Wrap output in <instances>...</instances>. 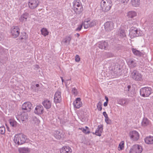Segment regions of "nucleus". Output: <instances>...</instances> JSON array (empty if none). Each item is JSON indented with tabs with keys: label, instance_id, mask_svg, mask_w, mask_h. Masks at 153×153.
Wrapping results in <instances>:
<instances>
[{
	"label": "nucleus",
	"instance_id": "f03ea898",
	"mask_svg": "<svg viewBox=\"0 0 153 153\" xmlns=\"http://www.w3.org/2000/svg\"><path fill=\"white\" fill-rule=\"evenodd\" d=\"M112 4L111 0H102L101 2V7L104 12H107L110 10Z\"/></svg>",
	"mask_w": 153,
	"mask_h": 153
},
{
	"label": "nucleus",
	"instance_id": "5fc2aeb1",
	"mask_svg": "<svg viewBox=\"0 0 153 153\" xmlns=\"http://www.w3.org/2000/svg\"><path fill=\"white\" fill-rule=\"evenodd\" d=\"M75 36L77 37H79V34L78 33H77L75 34Z\"/></svg>",
	"mask_w": 153,
	"mask_h": 153
},
{
	"label": "nucleus",
	"instance_id": "4c0bfd02",
	"mask_svg": "<svg viewBox=\"0 0 153 153\" xmlns=\"http://www.w3.org/2000/svg\"><path fill=\"white\" fill-rule=\"evenodd\" d=\"M89 24L90 22L89 21H85L83 24L84 28L87 29L90 26V25H89Z\"/></svg>",
	"mask_w": 153,
	"mask_h": 153
},
{
	"label": "nucleus",
	"instance_id": "0eeeda50",
	"mask_svg": "<svg viewBox=\"0 0 153 153\" xmlns=\"http://www.w3.org/2000/svg\"><path fill=\"white\" fill-rule=\"evenodd\" d=\"M142 151V146L138 144H135L130 148L129 153H141Z\"/></svg>",
	"mask_w": 153,
	"mask_h": 153
},
{
	"label": "nucleus",
	"instance_id": "f3484780",
	"mask_svg": "<svg viewBox=\"0 0 153 153\" xmlns=\"http://www.w3.org/2000/svg\"><path fill=\"white\" fill-rule=\"evenodd\" d=\"M60 153H71L72 150L69 146H63L60 150Z\"/></svg>",
	"mask_w": 153,
	"mask_h": 153
},
{
	"label": "nucleus",
	"instance_id": "423d86ee",
	"mask_svg": "<svg viewBox=\"0 0 153 153\" xmlns=\"http://www.w3.org/2000/svg\"><path fill=\"white\" fill-rule=\"evenodd\" d=\"M82 6L80 1L79 0H75L73 3V8L74 11L76 13H78L82 11Z\"/></svg>",
	"mask_w": 153,
	"mask_h": 153
},
{
	"label": "nucleus",
	"instance_id": "aec40b11",
	"mask_svg": "<svg viewBox=\"0 0 153 153\" xmlns=\"http://www.w3.org/2000/svg\"><path fill=\"white\" fill-rule=\"evenodd\" d=\"M71 35L66 36L62 40V43L66 45H69L71 40Z\"/></svg>",
	"mask_w": 153,
	"mask_h": 153
},
{
	"label": "nucleus",
	"instance_id": "3c124183",
	"mask_svg": "<svg viewBox=\"0 0 153 153\" xmlns=\"http://www.w3.org/2000/svg\"><path fill=\"white\" fill-rule=\"evenodd\" d=\"M103 115L104 116L105 118L108 117L107 114L105 111L103 112Z\"/></svg>",
	"mask_w": 153,
	"mask_h": 153
},
{
	"label": "nucleus",
	"instance_id": "a878e982",
	"mask_svg": "<svg viewBox=\"0 0 153 153\" xmlns=\"http://www.w3.org/2000/svg\"><path fill=\"white\" fill-rule=\"evenodd\" d=\"M128 64L131 68H133L136 66V63L135 61L129 60L127 62Z\"/></svg>",
	"mask_w": 153,
	"mask_h": 153
},
{
	"label": "nucleus",
	"instance_id": "2eb2a0df",
	"mask_svg": "<svg viewBox=\"0 0 153 153\" xmlns=\"http://www.w3.org/2000/svg\"><path fill=\"white\" fill-rule=\"evenodd\" d=\"M129 102V100L127 98L119 99L117 100L118 103L122 106L127 105Z\"/></svg>",
	"mask_w": 153,
	"mask_h": 153
},
{
	"label": "nucleus",
	"instance_id": "09e8293b",
	"mask_svg": "<svg viewBox=\"0 0 153 153\" xmlns=\"http://www.w3.org/2000/svg\"><path fill=\"white\" fill-rule=\"evenodd\" d=\"M125 90L128 92H130L131 91V86L130 85H128L127 87L125 88Z\"/></svg>",
	"mask_w": 153,
	"mask_h": 153
},
{
	"label": "nucleus",
	"instance_id": "473e14b6",
	"mask_svg": "<svg viewBox=\"0 0 153 153\" xmlns=\"http://www.w3.org/2000/svg\"><path fill=\"white\" fill-rule=\"evenodd\" d=\"M32 121L36 125H39L40 123V121L36 117H33L32 118Z\"/></svg>",
	"mask_w": 153,
	"mask_h": 153
},
{
	"label": "nucleus",
	"instance_id": "bf43d9fd",
	"mask_svg": "<svg viewBox=\"0 0 153 153\" xmlns=\"http://www.w3.org/2000/svg\"><path fill=\"white\" fill-rule=\"evenodd\" d=\"M36 66L37 68H39V66L38 65H36Z\"/></svg>",
	"mask_w": 153,
	"mask_h": 153
},
{
	"label": "nucleus",
	"instance_id": "58836bf2",
	"mask_svg": "<svg viewBox=\"0 0 153 153\" xmlns=\"http://www.w3.org/2000/svg\"><path fill=\"white\" fill-rule=\"evenodd\" d=\"M29 105L28 102H25L22 105V108L23 110H27V107L28 108V106Z\"/></svg>",
	"mask_w": 153,
	"mask_h": 153
},
{
	"label": "nucleus",
	"instance_id": "37998d69",
	"mask_svg": "<svg viewBox=\"0 0 153 153\" xmlns=\"http://www.w3.org/2000/svg\"><path fill=\"white\" fill-rule=\"evenodd\" d=\"M102 104L100 102H99L98 103L97 105V108L98 110L100 111L102 109Z\"/></svg>",
	"mask_w": 153,
	"mask_h": 153
},
{
	"label": "nucleus",
	"instance_id": "13d9d810",
	"mask_svg": "<svg viewBox=\"0 0 153 153\" xmlns=\"http://www.w3.org/2000/svg\"><path fill=\"white\" fill-rule=\"evenodd\" d=\"M61 80H62V83H63V82H64V79H63V78L62 77H61Z\"/></svg>",
	"mask_w": 153,
	"mask_h": 153
},
{
	"label": "nucleus",
	"instance_id": "72a5a7b5",
	"mask_svg": "<svg viewBox=\"0 0 153 153\" xmlns=\"http://www.w3.org/2000/svg\"><path fill=\"white\" fill-rule=\"evenodd\" d=\"M22 120L23 121H25L26 120H27L28 117V113L27 112H24L22 114Z\"/></svg>",
	"mask_w": 153,
	"mask_h": 153
},
{
	"label": "nucleus",
	"instance_id": "864d4df0",
	"mask_svg": "<svg viewBox=\"0 0 153 153\" xmlns=\"http://www.w3.org/2000/svg\"><path fill=\"white\" fill-rule=\"evenodd\" d=\"M3 38V36L1 33H0V41Z\"/></svg>",
	"mask_w": 153,
	"mask_h": 153
},
{
	"label": "nucleus",
	"instance_id": "f704fd0d",
	"mask_svg": "<svg viewBox=\"0 0 153 153\" xmlns=\"http://www.w3.org/2000/svg\"><path fill=\"white\" fill-rule=\"evenodd\" d=\"M124 142L123 141H121L119 143L118 147V150L121 151L123 150L124 148Z\"/></svg>",
	"mask_w": 153,
	"mask_h": 153
},
{
	"label": "nucleus",
	"instance_id": "a18cd8bd",
	"mask_svg": "<svg viewBox=\"0 0 153 153\" xmlns=\"http://www.w3.org/2000/svg\"><path fill=\"white\" fill-rule=\"evenodd\" d=\"M82 27V24L79 25L78 27L76 29V30L79 31L81 30Z\"/></svg>",
	"mask_w": 153,
	"mask_h": 153
},
{
	"label": "nucleus",
	"instance_id": "dca6fc26",
	"mask_svg": "<svg viewBox=\"0 0 153 153\" xmlns=\"http://www.w3.org/2000/svg\"><path fill=\"white\" fill-rule=\"evenodd\" d=\"M43 107L41 105H39L37 106L35 108L34 110V112L37 114H42L43 113Z\"/></svg>",
	"mask_w": 153,
	"mask_h": 153
},
{
	"label": "nucleus",
	"instance_id": "2f4dec72",
	"mask_svg": "<svg viewBox=\"0 0 153 153\" xmlns=\"http://www.w3.org/2000/svg\"><path fill=\"white\" fill-rule=\"evenodd\" d=\"M149 124V120L146 118H143L142 122V125L143 126H147Z\"/></svg>",
	"mask_w": 153,
	"mask_h": 153
},
{
	"label": "nucleus",
	"instance_id": "9d476101",
	"mask_svg": "<svg viewBox=\"0 0 153 153\" xmlns=\"http://www.w3.org/2000/svg\"><path fill=\"white\" fill-rule=\"evenodd\" d=\"M11 34L13 38H17L20 33L19 29L17 26H13L11 28Z\"/></svg>",
	"mask_w": 153,
	"mask_h": 153
},
{
	"label": "nucleus",
	"instance_id": "7c9ffc66",
	"mask_svg": "<svg viewBox=\"0 0 153 153\" xmlns=\"http://www.w3.org/2000/svg\"><path fill=\"white\" fill-rule=\"evenodd\" d=\"M41 31L42 34L44 36H46L48 35L49 32L47 29L46 28H42L41 29Z\"/></svg>",
	"mask_w": 153,
	"mask_h": 153
},
{
	"label": "nucleus",
	"instance_id": "4468645a",
	"mask_svg": "<svg viewBox=\"0 0 153 153\" xmlns=\"http://www.w3.org/2000/svg\"><path fill=\"white\" fill-rule=\"evenodd\" d=\"M74 107L77 109L79 108L82 105V103L81 101V99L80 98H77L76 99L75 101L73 102Z\"/></svg>",
	"mask_w": 153,
	"mask_h": 153
},
{
	"label": "nucleus",
	"instance_id": "f8f14e48",
	"mask_svg": "<svg viewBox=\"0 0 153 153\" xmlns=\"http://www.w3.org/2000/svg\"><path fill=\"white\" fill-rule=\"evenodd\" d=\"M61 92L59 91H56L54 94V101L55 103L60 102L61 101Z\"/></svg>",
	"mask_w": 153,
	"mask_h": 153
},
{
	"label": "nucleus",
	"instance_id": "9b49d317",
	"mask_svg": "<svg viewBox=\"0 0 153 153\" xmlns=\"http://www.w3.org/2000/svg\"><path fill=\"white\" fill-rule=\"evenodd\" d=\"M104 28L105 30L108 32H109L114 28V24L111 22H107L104 24Z\"/></svg>",
	"mask_w": 153,
	"mask_h": 153
},
{
	"label": "nucleus",
	"instance_id": "412c9836",
	"mask_svg": "<svg viewBox=\"0 0 153 153\" xmlns=\"http://www.w3.org/2000/svg\"><path fill=\"white\" fill-rule=\"evenodd\" d=\"M103 125H100L98 126V128L95 131V134L99 136H101V133L103 131Z\"/></svg>",
	"mask_w": 153,
	"mask_h": 153
},
{
	"label": "nucleus",
	"instance_id": "603ef678",
	"mask_svg": "<svg viewBox=\"0 0 153 153\" xmlns=\"http://www.w3.org/2000/svg\"><path fill=\"white\" fill-rule=\"evenodd\" d=\"M108 102H105L103 104L104 106L105 107L106 106L108 105Z\"/></svg>",
	"mask_w": 153,
	"mask_h": 153
},
{
	"label": "nucleus",
	"instance_id": "6e6552de",
	"mask_svg": "<svg viewBox=\"0 0 153 153\" xmlns=\"http://www.w3.org/2000/svg\"><path fill=\"white\" fill-rule=\"evenodd\" d=\"M129 136L132 140L136 141L139 139L140 134L136 131H132L129 132Z\"/></svg>",
	"mask_w": 153,
	"mask_h": 153
},
{
	"label": "nucleus",
	"instance_id": "c03bdc74",
	"mask_svg": "<svg viewBox=\"0 0 153 153\" xmlns=\"http://www.w3.org/2000/svg\"><path fill=\"white\" fill-rule=\"evenodd\" d=\"M90 24L89 25H90V27H92L96 25V22L94 21H89Z\"/></svg>",
	"mask_w": 153,
	"mask_h": 153
},
{
	"label": "nucleus",
	"instance_id": "5701e85b",
	"mask_svg": "<svg viewBox=\"0 0 153 153\" xmlns=\"http://www.w3.org/2000/svg\"><path fill=\"white\" fill-rule=\"evenodd\" d=\"M108 45L107 42H104L99 43V47L102 49H105Z\"/></svg>",
	"mask_w": 153,
	"mask_h": 153
},
{
	"label": "nucleus",
	"instance_id": "7ed1b4c3",
	"mask_svg": "<svg viewBox=\"0 0 153 153\" xmlns=\"http://www.w3.org/2000/svg\"><path fill=\"white\" fill-rule=\"evenodd\" d=\"M142 35L143 33L142 31L136 27L131 28L129 33V36L131 39L141 36Z\"/></svg>",
	"mask_w": 153,
	"mask_h": 153
},
{
	"label": "nucleus",
	"instance_id": "ddd939ff",
	"mask_svg": "<svg viewBox=\"0 0 153 153\" xmlns=\"http://www.w3.org/2000/svg\"><path fill=\"white\" fill-rule=\"evenodd\" d=\"M53 134L55 137L57 139H60L64 137V133L60 131H55L53 133Z\"/></svg>",
	"mask_w": 153,
	"mask_h": 153
},
{
	"label": "nucleus",
	"instance_id": "de8ad7c7",
	"mask_svg": "<svg viewBox=\"0 0 153 153\" xmlns=\"http://www.w3.org/2000/svg\"><path fill=\"white\" fill-rule=\"evenodd\" d=\"M120 1L124 4H126L129 1V0H119Z\"/></svg>",
	"mask_w": 153,
	"mask_h": 153
},
{
	"label": "nucleus",
	"instance_id": "20e7f679",
	"mask_svg": "<svg viewBox=\"0 0 153 153\" xmlns=\"http://www.w3.org/2000/svg\"><path fill=\"white\" fill-rule=\"evenodd\" d=\"M152 89L149 87H145L140 90V94L141 96L146 97H148L151 94Z\"/></svg>",
	"mask_w": 153,
	"mask_h": 153
},
{
	"label": "nucleus",
	"instance_id": "c9c22d12",
	"mask_svg": "<svg viewBox=\"0 0 153 153\" xmlns=\"http://www.w3.org/2000/svg\"><path fill=\"white\" fill-rule=\"evenodd\" d=\"M9 123L11 126L13 127H16L17 125V123L15 120H10Z\"/></svg>",
	"mask_w": 153,
	"mask_h": 153
},
{
	"label": "nucleus",
	"instance_id": "6ab92c4d",
	"mask_svg": "<svg viewBox=\"0 0 153 153\" xmlns=\"http://www.w3.org/2000/svg\"><path fill=\"white\" fill-rule=\"evenodd\" d=\"M42 104L46 108L49 109L51 107V102L48 99H45L42 102Z\"/></svg>",
	"mask_w": 153,
	"mask_h": 153
},
{
	"label": "nucleus",
	"instance_id": "a19ab883",
	"mask_svg": "<svg viewBox=\"0 0 153 153\" xmlns=\"http://www.w3.org/2000/svg\"><path fill=\"white\" fill-rule=\"evenodd\" d=\"M71 91L72 93L75 96H76L78 94L77 90L75 88H72Z\"/></svg>",
	"mask_w": 153,
	"mask_h": 153
},
{
	"label": "nucleus",
	"instance_id": "a211bd4d",
	"mask_svg": "<svg viewBox=\"0 0 153 153\" xmlns=\"http://www.w3.org/2000/svg\"><path fill=\"white\" fill-rule=\"evenodd\" d=\"M39 3L38 0H31L29 2V7L31 9H34L37 6Z\"/></svg>",
	"mask_w": 153,
	"mask_h": 153
},
{
	"label": "nucleus",
	"instance_id": "e433bc0d",
	"mask_svg": "<svg viewBox=\"0 0 153 153\" xmlns=\"http://www.w3.org/2000/svg\"><path fill=\"white\" fill-rule=\"evenodd\" d=\"M132 51L133 53L135 55L137 56H140L141 55V53L138 50L135 49L133 48Z\"/></svg>",
	"mask_w": 153,
	"mask_h": 153
},
{
	"label": "nucleus",
	"instance_id": "1a4fd4ad",
	"mask_svg": "<svg viewBox=\"0 0 153 153\" xmlns=\"http://www.w3.org/2000/svg\"><path fill=\"white\" fill-rule=\"evenodd\" d=\"M131 76L135 80L140 81L142 80V75L136 70H134L131 73Z\"/></svg>",
	"mask_w": 153,
	"mask_h": 153
},
{
	"label": "nucleus",
	"instance_id": "39448f33",
	"mask_svg": "<svg viewBox=\"0 0 153 153\" xmlns=\"http://www.w3.org/2000/svg\"><path fill=\"white\" fill-rule=\"evenodd\" d=\"M109 70L111 71V73L115 76H117L120 74V68L118 65H113L109 67Z\"/></svg>",
	"mask_w": 153,
	"mask_h": 153
},
{
	"label": "nucleus",
	"instance_id": "cd10ccee",
	"mask_svg": "<svg viewBox=\"0 0 153 153\" xmlns=\"http://www.w3.org/2000/svg\"><path fill=\"white\" fill-rule=\"evenodd\" d=\"M119 35L121 38H124L126 36V35L124 30H119L118 32Z\"/></svg>",
	"mask_w": 153,
	"mask_h": 153
},
{
	"label": "nucleus",
	"instance_id": "6e6d98bb",
	"mask_svg": "<svg viewBox=\"0 0 153 153\" xmlns=\"http://www.w3.org/2000/svg\"><path fill=\"white\" fill-rule=\"evenodd\" d=\"M70 80L69 79V80H66L65 81V84H66V86L67 85V83H68V82Z\"/></svg>",
	"mask_w": 153,
	"mask_h": 153
},
{
	"label": "nucleus",
	"instance_id": "c85d7f7f",
	"mask_svg": "<svg viewBox=\"0 0 153 153\" xmlns=\"http://www.w3.org/2000/svg\"><path fill=\"white\" fill-rule=\"evenodd\" d=\"M19 151L20 153H28L29 149L28 148L22 147L19 148Z\"/></svg>",
	"mask_w": 153,
	"mask_h": 153
},
{
	"label": "nucleus",
	"instance_id": "8fccbe9b",
	"mask_svg": "<svg viewBox=\"0 0 153 153\" xmlns=\"http://www.w3.org/2000/svg\"><path fill=\"white\" fill-rule=\"evenodd\" d=\"M80 58L79 56L78 55H76L75 56V61L77 62H79V61Z\"/></svg>",
	"mask_w": 153,
	"mask_h": 153
},
{
	"label": "nucleus",
	"instance_id": "79ce46f5",
	"mask_svg": "<svg viewBox=\"0 0 153 153\" xmlns=\"http://www.w3.org/2000/svg\"><path fill=\"white\" fill-rule=\"evenodd\" d=\"M5 129L4 126L0 127V133L1 134H5Z\"/></svg>",
	"mask_w": 153,
	"mask_h": 153
},
{
	"label": "nucleus",
	"instance_id": "bb28decb",
	"mask_svg": "<svg viewBox=\"0 0 153 153\" xmlns=\"http://www.w3.org/2000/svg\"><path fill=\"white\" fill-rule=\"evenodd\" d=\"M28 17V15L27 13H24L21 16L20 18H19V20L21 22L26 21Z\"/></svg>",
	"mask_w": 153,
	"mask_h": 153
},
{
	"label": "nucleus",
	"instance_id": "052dcab7",
	"mask_svg": "<svg viewBox=\"0 0 153 153\" xmlns=\"http://www.w3.org/2000/svg\"><path fill=\"white\" fill-rule=\"evenodd\" d=\"M28 4L29 5V2H28Z\"/></svg>",
	"mask_w": 153,
	"mask_h": 153
},
{
	"label": "nucleus",
	"instance_id": "f257e3e1",
	"mask_svg": "<svg viewBox=\"0 0 153 153\" xmlns=\"http://www.w3.org/2000/svg\"><path fill=\"white\" fill-rule=\"evenodd\" d=\"M27 137L26 136L22 134H16L14 136L13 139L15 143L18 145H21L25 143H27Z\"/></svg>",
	"mask_w": 153,
	"mask_h": 153
},
{
	"label": "nucleus",
	"instance_id": "4d7b16f0",
	"mask_svg": "<svg viewBox=\"0 0 153 153\" xmlns=\"http://www.w3.org/2000/svg\"><path fill=\"white\" fill-rule=\"evenodd\" d=\"M105 100H106V102H108V98L107 97H105Z\"/></svg>",
	"mask_w": 153,
	"mask_h": 153
},
{
	"label": "nucleus",
	"instance_id": "49530a36",
	"mask_svg": "<svg viewBox=\"0 0 153 153\" xmlns=\"http://www.w3.org/2000/svg\"><path fill=\"white\" fill-rule=\"evenodd\" d=\"M105 121L107 124H110L111 123V121L108 117L105 118Z\"/></svg>",
	"mask_w": 153,
	"mask_h": 153
},
{
	"label": "nucleus",
	"instance_id": "4be33fe9",
	"mask_svg": "<svg viewBox=\"0 0 153 153\" xmlns=\"http://www.w3.org/2000/svg\"><path fill=\"white\" fill-rule=\"evenodd\" d=\"M127 17L128 18H133L137 16V13L134 11H130L127 13Z\"/></svg>",
	"mask_w": 153,
	"mask_h": 153
},
{
	"label": "nucleus",
	"instance_id": "c756f323",
	"mask_svg": "<svg viewBox=\"0 0 153 153\" xmlns=\"http://www.w3.org/2000/svg\"><path fill=\"white\" fill-rule=\"evenodd\" d=\"M79 129L82 131V132L85 134H88L90 133V132L89 130L88 127L85 126V128H79Z\"/></svg>",
	"mask_w": 153,
	"mask_h": 153
},
{
	"label": "nucleus",
	"instance_id": "b1692460",
	"mask_svg": "<svg viewBox=\"0 0 153 153\" xmlns=\"http://www.w3.org/2000/svg\"><path fill=\"white\" fill-rule=\"evenodd\" d=\"M145 143L147 144L153 143V137H148L145 139Z\"/></svg>",
	"mask_w": 153,
	"mask_h": 153
},
{
	"label": "nucleus",
	"instance_id": "ea45409f",
	"mask_svg": "<svg viewBox=\"0 0 153 153\" xmlns=\"http://www.w3.org/2000/svg\"><path fill=\"white\" fill-rule=\"evenodd\" d=\"M38 84H36L31 87V88L34 90L35 91H38V88L39 87Z\"/></svg>",
	"mask_w": 153,
	"mask_h": 153
},
{
	"label": "nucleus",
	"instance_id": "393cba45",
	"mask_svg": "<svg viewBox=\"0 0 153 153\" xmlns=\"http://www.w3.org/2000/svg\"><path fill=\"white\" fill-rule=\"evenodd\" d=\"M131 2L132 6L137 7L140 4V0H131Z\"/></svg>",
	"mask_w": 153,
	"mask_h": 153
}]
</instances>
